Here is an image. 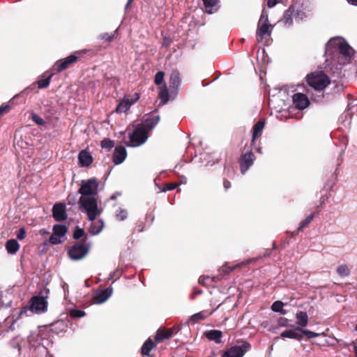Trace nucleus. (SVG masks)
<instances>
[{
    "mask_svg": "<svg viewBox=\"0 0 357 357\" xmlns=\"http://www.w3.org/2000/svg\"><path fill=\"white\" fill-rule=\"evenodd\" d=\"M278 3V0H267V6L271 8L274 7Z\"/></svg>",
    "mask_w": 357,
    "mask_h": 357,
    "instance_id": "603ef678",
    "label": "nucleus"
},
{
    "mask_svg": "<svg viewBox=\"0 0 357 357\" xmlns=\"http://www.w3.org/2000/svg\"><path fill=\"white\" fill-rule=\"evenodd\" d=\"M10 106L8 105H2L0 107V116L3 114L5 112H8L10 109Z\"/></svg>",
    "mask_w": 357,
    "mask_h": 357,
    "instance_id": "09e8293b",
    "label": "nucleus"
},
{
    "mask_svg": "<svg viewBox=\"0 0 357 357\" xmlns=\"http://www.w3.org/2000/svg\"><path fill=\"white\" fill-rule=\"evenodd\" d=\"M258 152H259V153H261V149H259V150H258Z\"/></svg>",
    "mask_w": 357,
    "mask_h": 357,
    "instance_id": "0e129e2a",
    "label": "nucleus"
},
{
    "mask_svg": "<svg viewBox=\"0 0 357 357\" xmlns=\"http://www.w3.org/2000/svg\"><path fill=\"white\" fill-rule=\"evenodd\" d=\"M43 338L39 335L38 333H31L28 337V342L31 347H38L42 343Z\"/></svg>",
    "mask_w": 357,
    "mask_h": 357,
    "instance_id": "c756f323",
    "label": "nucleus"
},
{
    "mask_svg": "<svg viewBox=\"0 0 357 357\" xmlns=\"http://www.w3.org/2000/svg\"><path fill=\"white\" fill-rule=\"evenodd\" d=\"M127 215H128V213L125 209L119 208L116 212V218L121 221L126 220L127 218Z\"/></svg>",
    "mask_w": 357,
    "mask_h": 357,
    "instance_id": "ea45409f",
    "label": "nucleus"
},
{
    "mask_svg": "<svg viewBox=\"0 0 357 357\" xmlns=\"http://www.w3.org/2000/svg\"><path fill=\"white\" fill-rule=\"evenodd\" d=\"M133 0H128L126 5V9H127L129 6V5L132 3Z\"/></svg>",
    "mask_w": 357,
    "mask_h": 357,
    "instance_id": "13d9d810",
    "label": "nucleus"
},
{
    "mask_svg": "<svg viewBox=\"0 0 357 357\" xmlns=\"http://www.w3.org/2000/svg\"><path fill=\"white\" fill-rule=\"evenodd\" d=\"M99 183L95 178L81 181L78 193L81 195L79 199V209L86 213L89 221L99 216L102 210L98 208V193Z\"/></svg>",
    "mask_w": 357,
    "mask_h": 357,
    "instance_id": "f257e3e1",
    "label": "nucleus"
},
{
    "mask_svg": "<svg viewBox=\"0 0 357 357\" xmlns=\"http://www.w3.org/2000/svg\"><path fill=\"white\" fill-rule=\"evenodd\" d=\"M39 233L44 238H45L46 236H47L50 234V232L45 229H40Z\"/></svg>",
    "mask_w": 357,
    "mask_h": 357,
    "instance_id": "5fc2aeb1",
    "label": "nucleus"
},
{
    "mask_svg": "<svg viewBox=\"0 0 357 357\" xmlns=\"http://www.w3.org/2000/svg\"><path fill=\"white\" fill-rule=\"evenodd\" d=\"M292 99L294 105L298 109H304L310 105L307 96L301 93H295Z\"/></svg>",
    "mask_w": 357,
    "mask_h": 357,
    "instance_id": "ddd939ff",
    "label": "nucleus"
},
{
    "mask_svg": "<svg viewBox=\"0 0 357 357\" xmlns=\"http://www.w3.org/2000/svg\"><path fill=\"white\" fill-rule=\"evenodd\" d=\"M308 16L307 13L302 8L298 9L295 14V17L296 20H303Z\"/></svg>",
    "mask_w": 357,
    "mask_h": 357,
    "instance_id": "a19ab883",
    "label": "nucleus"
},
{
    "mask_svg": "<svg viewBox=\"0 0 357 357\" xmlns=\"http://www.w3.org/2000/svg\"><path fill=\"white\" fill-rule=\"evenodd\" d=\"M212 280H213L212 278H211L208 276H207V277L202 276L199 279V282L202 283L203 284H207L209 282H211Z\"/></svg>",
    "mask_w": 357,
    "mask_h": 357,
    "instance_id": "de8ad7c7",
    "label": "nucleus"
},
{
    "mask_svg": "<svg viewBox=\"0 0 357 357\" xmlns=\"http://www.w3.org/2000/svg\"><path fill=\"white\" fill-rule=\"evenodd\" d=\"M70 315L73 318H81L85 316V312L77 309H73L70 311Z\"/></svg>",
    "mask_w": 357,
    "mask_h": 357,
    "instance_id": "58836bf2",
    "label": "nucleus"
},
{
    "mask_svg": "<svg viewBox=\"0 0 357 357\" xmlns=\"http://www.w3.org/2000/svg\"><path fill=\"white\" fill-rule=\"evenodd\" d=\"M272 29L273 26L269 24L268 13L265 8H264L257 24L256 32L257 42L258 43H262L264 38H270Z\"/></svg>",
    "mask_w": 357,
    "mask_h": 357,
    "instance_id": "7ed1b4c3",
    "label": "nucleus"
},
{
    "mask_svg": "<svg viewBox=\"0 0 357 357\" xmlns=\"http://www.w3.org/2000/svg\"><path fill=\"white\" fill-rule=\"evenodd\" d=\"M54 72L46 71L37 81L38 89H45L49 86L50 80L54 75Z\"/></svg>",
    "mask_w": 357,
    "mask_h": 357,
    "instance_id": "4be33fe9",
    "label": "nucleus"
},
{
    "mask_svg": "<svg viewBox=\"0 0 357 357\" xmlns=\"http://www.w3.org/2000/svg\"><path fill=\"white\" fill-rule=\"evenodd\" d=\"M6 249L10 255L15 254L20 249V244L15 239H10L6 243Z\"/></svg>",
    "mask_w": 357,
    "mask_h": 357,
    "instance_id": "bb28decb",
    "label": "nucleus"
},
{
    "mask_svg": "<svg viewBox=\"0 0 357 357\" xmlns=\"http://www.w3.org/2000/svg\"><path fill=\"white\" fill-rule=\"evenodd\" d=\"M181 82L179 73L176 70H172L169 77V87L172 93H176L178 92Z\"/></svg>",
    "mask_w": 357,
    "mask_h": 357,
    "instance_id": "f3484780",
    "label": "nucleus"
},
{
    "mask_svg": "<svg viewBox=\"0 0 357 357\" xmlns=\"http://www.w3.org/2000/svg\"><path fill=\"white\" fill-rule=\"evenodd\" d=\"M336 272L339 276L344 278L350 274V269L347 265L342 264L337 268Z\"/></svg>",
    "mask_w": 357,
    "mask_h": 357,
    "instance_id": "72a5a7b5",
    "label": "nucleus"
},
{
    "mask_svg": "<svg viewBox=\"0 0 357 357\" xmlns=\"http://www.w3.org/2000/svg\"><path fill=\"white\" fill-rule=\"evenodd\" d=\"M355 330L357 331V325L356 326Z\"/></svg>",
    "mask_w": 357,
    "mask_h": 357,
    "instance_id": "69168bd1",
    "label": "nucleus"
},
{
    "mask_svg": "<svg viewBox=\"0 0 357 357\" xmlns=\"http://www.w3.org/2000/svg\"><path fill=\"white\" fill-rule=\"evenodd\" d=\"M114 141H112L108 138H105L101 142V147L102 149H105L107 150H110L112 147H114Z\"/></svg>",
    "mask_w": 357,
    "mask_h": 357,
    "instance_id": "e433bc0d",
    "label": "nucleus"
},
{
    "mask_svg": "<svg viewBox=\"0 0 357 357\" xmlns=\"http://www.w3.org/2000/svg\"><path fill=\"white\" fill-rule=\"evenodd\" d=\"M336 53L341 55L344 63L351 60L354 50L344 38L337 36L331 38L326 44V54L332 56Z\"/></svg>",
    "mask_w": 357,
    "mask_h": 357,
    "instance_id": "f03ea898",
    "label": "nucleus"
},
{
    "mask_svg": "<svg viewBox=\"0 0 357 357\" xmlns=\"http://www.w3.org/2000/svg\"><path fill=\"white\" fill-rule=\"evenodd\" d=\"M255 156L251 152H247L243 154L240 159L241 172L243 174L253 165Z\"/></svg>",
    "mask_w": 357,
    "mask_h": 357,
    "instance_id": "9b49d317",
    "label": "nucleus"
},
{
    "mask_svg": "<svg viewBox=\"0 0 357 357\" xmlns=\"http://www.w3.org/2000/svg\"><path fill=\"white\" fill-rule=\"evenodd\" d=\"M112 288L99 289L93 295V301L95 304H101L109 299L112 294Z\"/></svg>",
    "mask_w": 357,
    "mask_h": 357,
    "instance_id": "f8f14e48",
    "label": "nucleus"
},
{
    "mask_svg": "<svg viewBox=\"0 0 357 357\" xmlns=\"http://www.w3.org/2000/svg\"><path fill=\"white\" fill-rule=\"evenodd\" d=\"M129 98V101H131L132 102V105H133L139 98V93H135L132 97H128Z\"/></svg>",
    "mask_w": 357,
    "mask_h": 357,
    "instance_id": "8fccbe9b",
    "label": "nucleus"
},
{
    "mask_svg": "<svg viewBox=\"0 0 357 357\" xmlns=\"http://www.w3.org/2000/svg\"><path fill=\"white\" fill-rule=\"evenodd\" d=\"M53 218L56 221H63L67 218L66 205L63 203H57L52 208Z\"/></svg>",
    "mask_w": 357,
    "mask_h": 357,
    "instance_id": "4468645a",
    "label": "nucleus"
},
{
    "mask_svg": "<svg viewBox=\"0 0 357 357\" xmlns=\"http://www.w3.org/2000/svg\"><path fill=\"white\" fill-rule=\"evenodd\" d=\"M294 10L292 6H290L287 9L283 15V17L280 22H282L283 24L287 27L291 26L293 24V17Z\"/></svg>",
    "mask_w": 357,
    "mask_h": 357,
    "instance_id": "393cba45",
    "label": "nucleus"
},
{
    "mask_svg": "<svg viewBox=\"0 0 357 357\" xmlns=\"http://www.w3.org/2000/svg\"><path fill=\"white\" fill-rule=\"evenodd\" d=\"M116 31L117 29L112 34H109L107 33H102L100 36V38L105 41L111 42L113 40Z\"/></svg>",
    "mask_w": 357,
    "mask_h": 357,
    "instance_id": "c03bdc74",
    "label": "nucleus"
},
{
    "mask_svg": "<svg viewBox=\"0 0 357 357\" xmlns=\"http://www.w3.org/2000/svg\"><path fill=\"white\" fill-rule=\"evenodd\" d=\"M347 2L353 6H357V0H347Z\"/></svg>",
    "mask_w": 357,
    "mask_h": 357,
    "instance_id": "4d7b16f0",
    "label": "nucleus"
},
{
    "mask_svg": "<svg viewBox=\"0 0 357 357\" xmlns=\"http://www.w3.org/2000/svg\"><path fill=\"white\" fill-rule=\"evenodd\" d=\"M284 303L282 301H277L271 306L273 311L280 312L281 314H286L287 311L283 309Z\"/></svg>",
    "mask_w": 357,
    "mask_h": 357,
    "instance_id": "f704fd0d",
    "label": "nucleus"
},
{
    "mask_svg": "<svg viewBox=\"0 0 357 357\" xmlns=\"http://www.w3.org/2000/svg\"><path fill=\"white\" fill-rule=\"evenodd\" d=\"M231 183L229 181L225 180L224 181V188L225 190H228L231 187Z\"/></svg>",
    "mask_w": 357,
    "mask_h": 357,
    "instance_id": "6e6d98bb",
    "label": "nucleus"
},
{
    "mask_svg": "<svg viewBox=\"0 0 357 357\" xmlns=\"http://www.w3.org/2000/svg\"><path fill=\"white\" fill-rule=\"evenodd\" d=\"M148 138L147 130L137 125L134 130L129 133V142L126 144L130 147H138L144 144Z\"/></svg>",
    "mask_w": 357,
    "mask_h": 357,
    "instance_id": "20e7f679",
    "label": "nucleus"
},
{
    "mask_svg": "<svg viewBox=\"0 0 357 357\" xmlns=\"http://www.w3.org/2000/svg\"><path fill=\"white\" fill-rule=\"evenodd\" d=\"M206 337L215 343H220L222 338V332L218 330H211L205 333Z\"/></svg>",
    "mask_w": 357,
    "mask_h": 357,
    "instance_id": "c85d7f7f",
    "label": "nucleus"
},
{
    "mask_svg": "<svg viewBox=\"0 0 357 357\" xmlns=\"http://www.w3.org/2000/svg\"><path fill=\"white\" fill-rule=\"evenodd\" d=\"M206 316L203 312H198L191 316L190 320L197 322L199 320L205 319Z\"/></svg>",
    "mask_w": 357,
    "mask_h": 357,
    "instance_id": "37998d69",
    "label": "nucleus"
},
{
    "mask_svg": "<svg viewBox=\"0 0 357 357\" xmlns=\"http://www.w3.org/2000/svg\"><path fill=\"white\" fill-rule=\"evenodd\" d=\"M84 234V231L83 229L77 227L73 233V238L75 239H79L82 237Z\"/></svg>",
    "mask_w": 357,
    "mask_h": 357,
    "instance_id": "a18cd8bd",
    "label": "nucleus"
},
{
    "mask_svg": "<svg viewBox=\"0 0 357 357\" xmlns=\"http://www.w3.org/2000/svg\"><path fill=\"white\" fill-rule=\"evenodd\" d=\"M164 77L165 73L162 71L158 72L155 75V83L160 86L164 84Z\"/></svg>",
    "mask_w": 357,
    "mask_h": 357,
    "instance_id": "4c0bfd02",
    "label": "nucleus"
},
{
    "mask_svg": "<svg viewBox=\"0 0 357 357\" xmlns=\"http://www.w3.org/2000/svg\"><path fill=\"white\" fill-rule=\"evenodd\" d=\"M26 233L25 229L24 227H22L17 231L16 236L17 239L23 240L26 238Z\"/></svg>",
    "mask_w": 357,
    "mask_h": 357,
    "instance_id": "49530a36",
    "label": "nucleus"
},
{
    "mask_svg": "<svg viewBox=\"0 0 357 357\" xmlns=\"http://www.w3.org/2000/svg\"><path fill=\"white\" fill-rule=\"evenodd\" d=\"M47 308V301L45 298L40 296H35L31 298L27 306L24 307L21 313L26 312L27 310L32 313L41 314Z\"/></svg>",
    "mask_w": 357,
    "mask_h": 357,
    "instance_id": "423d86ee",
    "label": "nucleus"
},
{
    "mask_svg": "<svg viewBox=\"0 0 357 357\" xmlns=\"http://www.w3.org/2000/svg\"><path fill=\"white\" fill-rule=\"evenodd\" d=\"M160 120L159 116L158 115H151L146 118L143 122L140 124H138L139 126H142L144 130H147V134L152 130L156 125L158 123Z\"/></svg>",
    "mask_w": 357,
    "mask_h": 357,
    "instance_id": "2eb2a0df",
    "label": "nucleus"
},
{
    "mask_svg": "<svg viewBox=\"0 0 357 357\" xmlns=\"http://www.w3.org/2000/svg\"><path fill=\"white\" fill-rule=\"evenodd\" d=\"M78 160L81 167H89L93 162V157L89 151L82 150L79 153Z\"/></svg>",
    "mask_w": 357,
    "mask_h": 357,
    "instance_id": "a211bd4d",
    "label": "nucleus"
},
{
    "mask_svg": "<svg viewBox=\"0 0 357 357\" xmlns=\"http://www.w3.org/2000/svg\"><path fill=\"white\" fill-rule=\"evenodd\" d=\"M280 337L282 338L297 340L298 341L302 340V334H301L299 330H298V326H296L294 329L284 331L280 334Z\"/></svg>",
    "mask_w": 357,
    "mask_h": 357,
    "instance_id": "b1692460",
    "label": "nucleus"
},
{
    "mask_svg": "<svg viewBox=\"0 0 357 357\" xmlns=\"http://www.w3.org/2000/svg\"><path fill=\"white\" fill-rule=\"evenodd\" d=\"M114 273H111L108 279H109V280L112 279V278H113V277H114Z\"/></svg>",
    "mask_w": 357,
    "mask_h": 357,
    "instance_id": "bf43d9fd",
    "label": "nucleus"
},
{
    "mask_svg": "<svg viewBox=\"0 0 357 357\" xmlns=\"http://www.w3.org/2000/svg\"><path fill=\"white\" fill-rule=\"evenodd\" d=\"M174 333V331L172 328L165 329V328H159L155 336V342H161L165 340L170 338Z\"/></svg>",
    "mask_w": 357,
    "mask_h": 357,
    "instance_id": "6ab92c4d",
    "label": "nucleus"
},
{
    "mask_svg": "<svg viewBox=\"0 0 357 357\" xmlns=\"http://www.w3.org/2000/svg\"><path fill=\"white\" fill-rule=\"evenodd\" d=\"M298 330H299L300 333L302 334V337H303V335H306L307 340H310L312 338L318 337L323 334V333H317L311 331L308 329H305L303 328H301L298 326Z\"/></svg>",
    "mask_w": 357,
    "mask_h": 357,
    "instance_id": "473e14b6",
    "label": "nucleus"
},
{
    "mask_svg": "<svg viewBox=\"0 0 357 357\" xmlns=\"http://www.w3.org/2000/svg\"><path fill=\"white\" fill-rule=\"evenodd\" d=\"M91 245L86 241L74 244L68 251V257L73 261L84 259L89 253Z\"/></svg>",
    "mask_w": 357,
    "mask_h": 357,
    "instance_id": "39448f33",
    "label": "nucleus"
},
{
    "mask_svg": "<svg viewBox=\"0 0 357 357\" xmlns=\"http://www.w3.org/2000/svg\"><path fill=\"white\" fill-rule=\"evenodd\" d=\"M296 326L304 328L308 324V316L305 312L299 311L296 314Z\"/></svg>",
    "mask_w": 357,
    "mask_h": 357,
    "instance_id": "a878e982",
    "label": "nucleus"
},
{
    "mask_svg": "<svg viewBox=\"0 0 357 357\" xmlns=\"http://www.w3.org/2000/svg\"><path fill=\"white\" fill-rule=\"evenodd\" d=\"M159 96L163 104H166L169 101V92L165 84L160 86Z\"/></svg>",
    "mask_w": 357,
    "mask_h": 357,
    "instance_id": "2f4dec72",
    "label": "nucleus"
},
{
    "mask_svg": "<svg viewBox=\"0 0 357 357\" xmlns=\"http://www.w3.org/2000/svg\"><path fill=\"white\" fill-rule=\"evenodd\" d=\"M265 126V121L259 120L252 127V143H253L257 138L261 136L263 130Z\"/></svg>",
    "mask_w": 357,
    "mask_h": 357,
    "instance_id": "5701e85b",
    "label": "nucleus"
},
{
    "mask_svg": "<svg viewBox=\"0 0 357 357\" xmlns=\"http://www.w3.org/2000/svg\"><path fill=\"white\" fill-rule=\"evenodd\" d=\"M68 228L65 225H56L53 227V234L49 238V243L57 245L61 243L67 233Z\"/></svg>",
    "mask_w": 357,
    "mask_h": 357,
    "instance_id": "6e6552de",
    "label": "nucleus"
},
{
    "mask_svg": "<svg viewBox=\"0 0 357 357\" xmlns=\"http://www.w3.org/2000/svg\"><path fill=\"white\" fill-rule=\"evenodd\" d=\"M313 215L311 214L302 220L298 227V231H302L312 220Z\"/></svg>",
    "mask_w": 357,
    "mask_h": 357,
    "instance_id": "c9c22d12",
    "label": "nucleus"
},
{
    "mask_svg": "<svg viewBox=\"0 0 357 357\" xmlns=\"http://www.w3.org/2000/svg\"><path fill=\"white\" fill-rule=\"evenodd\" d=\"M31 119L33 122H35L37 125L39 126H45V121L40 116L37 115L36 114H32Z\"/></svg>",
    "mask_w": 357,
    "mask_h": 357,
    "instance_id": "79ce46f5",
    "label": "nucleus"
},
{
    "mask_svg": "<svg viewBox=\"0 0 357 357\" xmlns=\"http://www.w3.org/2000/svg\"><path fill=\"white\" fill-rule=\"evenodd\" d=\"M132 105V102L129 101L128 97H125L122 99L116 108L118 113H123L130 109Z\"/></svg>",
    "mask_w": 357,
    "mask_h": 357,
    "instance_id": "cd10ccee",
    "label": "nucleus"
},
{
    "mask_svg": "<svg viewBox=\"0 0 357 357\" xmlns=\"http://www.w3.org/2000/svg\"><path fill=\"white\" fill-rule=\"evenodd\" d=\"M91 223L88 229L89 232L92 235L99 234L104 228L105 224L102 220L100 219L96 221V218L91 221Z\"/></svg>",
    "mask_w": 357,
    "mask_h": 357,
    "instance_id": "aec40b11",
    "label": "nucleus"
},
{
    "mask_svg": "<svg viewBox=\"0 0 357 357\" xmlns=\"http://www.w3.org/2000/svg\"><path fill=\"white\" fill-rule=\"evenodd\" d=\"M204 11L208 14L216 13L220 8L219 0H202Z\"/></svg>",
    "mask_w": 357,
    "mask_h": 357,
    "instance_id": "412c9836",
    "label": "nucleus"
},
{
    "mask_svg": "<svg viewBox=\"0 0 357 357\" xmlns=\"http://www.w3.org/2000/svg\"><path fill=\"white\" fill-rule=\"evenodd\" d=\"M77 56L70 55L63 59L57 61L53 66L52 70L57 73L61 72L67 69L71 63L77 61Z\"/></svg>",
    "mask_w": 357,
    "mask_h": 357,
    "instance_id": "9d476101",
    "label": "nucleus"
},
{
    "mask_svg": "<svg viewBox=\"0 0 357 357\" xmlns=\"http://www.w3.org/2000/svg\"><path fill=\"white\" fill-rule=\"evenodd\" d=\"M178 186L177 183H169L166 185V189L165 190H172Z\"/></svg>",
    "mask_w": 357,
    "mask_h": 357,
    "instance_id": "3c124183",
    "label": "nucleus"
},
{
    "mask_svg": "<svg viewBox=\"0 0 357 357\" xmlns=\"http://www.w3.org/2000/svg\"><path fill=\"white\" fill-rule=\"evenodd\" d=\"M250 348V344L248 342H244L241 345L231 347L224 353L222 357H243Z\"/></svg>",
    "mask_w": 357,
    "mask_h": 357,
    "instance_id": "1a4fd4ad",
    "label": "nucleus"
},
{
    "mask_svg": "<svg viewBox=\"0 0 357 357\" xmlns=\"http://www.w3.org/2000/svg\"><path fill=\"white\" fill-rule=\"evenodd\" d=\"M127 157V151L123 146H118L114 149L112 160L115 165L121 164Z\"/></svg>",
    "mask_w": 357,
    "mask_h": 357,
    "instance_id": "dca6fc26",
    "label": "nucleus"
},
{
    "mask_svg": "<svg viewBox=\"0 0 357 357\" xmlns=\"http://www.w3.org/2000/svg\"><path fill=\"white\" fill-rule=\"evenodd\" d=\"M307 84L315 90L321 91L329 84L330 80L328 76L322 73H314L307 77Z\"/></svg>",
    "mask_w": 357,
    "mask_h": 357,
    "instance_id": "0eeeda50",
    "label": "nucleus"
},
{
    "mask_svg": "<svg viewBox=\"0 0 357 357\" xmlns=\"http://www.w3.org/2000/svg\"><path fill=\"white\" fill-rule=\"evenodd\" d=\"M154 347L155 344L152 340L150 337L148 338L142 347V354L143 355L149 356L151 351L154 348Z\"/></svg>",
    "mask_w": 357,
    "mask_h": 357,
    "instance_id": "7c9ffc66",
    "label": "nucleus"
},
{
    "mask_svg": "<svg viewBox=\"0 0 357 357\" xmlns=\"http://www.w3.org/2000/svg\"><path fill=\"white\" fill-rule=\"evenodd\" d=\"M354 353L356 354V356L357 357V346L354 347Z\"/></svg>",
    "mask_w": 357,
    "mask_h": 357,
    "instance_id": "052dcab7",
    "label": "nucleus"
},
{
    "mask_svg": "<svg viewBox=\"0 0 357 357\" xmlns=\"http://www.w3.org/2000/svg\"><path fill=\"white\" fill-rule=\"evenodd\" d=\"M280 325L282 326H288V320L286 318H281L280 319Z\"/></svg>",
    "mask_w": 357,
    "mask_h": 357,
    "instance_id": "864d4df0",
    "label": "nucleus"
},
{
    "mask_svg": "<svg viewBox=\"0 0 357 357\" xmlns=\"http://www.w3.org/2000/svg\"><path fill=\"white\" fill-rule=\"evenodd\" d=\"M270 255V251H266V253L264 254V256H268Z\"/></svg>",
    "mask_w": 357,
    "mask_h": 357,
    "instance_id": "680f3d73",
    "label": "nucleus"
},
{
    "mask_svg": "<svg viewBox=\"0 0 357 357\" xmlns=\"http://www.w3.org/2000/svg\"><path fill=\"white\" fill-rule=\"evenodd\" d=\"M45 357H53V356H52L50 355H47Z\"/></svg>",
    "mask_w": 357,
    "mask_h": 357,
    "instance_id": "e2e57ef3",
    "label": "nucleus"
}]
</instances>
